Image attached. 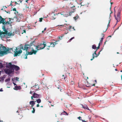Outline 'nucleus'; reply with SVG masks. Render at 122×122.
I'll list each match as a JSON object with an SVG mask.
<instances>
[{
	"mask_svg": "<svg viewBox=\"0 0 122 122\" xmlns=\"http://www.w3.org/2000/svg\"><path fill=\"white\" fill-rule=\"evenodd\" d=\"M24 45L21 44L18 46L17 47H13L12 48H8L6 49L5 47L2 46H1V53H0L1 56H2L4 55L7 54L8 53L14 52V56H17L18 54H20L22 52L21 49L24 50Z\"/></svg>",
	"mask_w": 122,
	"mask_h": 122,
	"instance_id": "f257e3e1",
	"label": "nucleus"
},
{
	"mask_svg": "<svg viewBox=\"0 0 122 122\" xmlns=\"http://www.w3.org/2000/svg\"><path fill=\"white\" fill-rule=\"evenodd\" d=\"M34 41H33L30 43V45H25L24 46V50H26L27 51H30L28 54L32 55L33 54H36L38 50L43 49L46 46L45 42H43V44H41L37 46H35L34 43Z\"/></svg>",
	"mask_w": 122,
	"mask_h": 122,
	"instance_id": "f03ea898",
	"label": "nucleus"
},
{
	"mask_svg": "<svg viewBox=\"0 0 122 122\" xmlns=\"http://www.w3.org/2000/svg\"><path fill=\"white\" fill-rule=\"evenodd\" d=\"M4 32L0 30V39L3 41H5L6 38L9 37L10 36H13L14 35V32L12 33L10 32L8 33L7 29V32Z\"/></svg>",
	"mask_w": 122,
	"mask_h": 122,
	"instance_id": "7ed1b4c3",
	"label": "nucleus"
},
{
	"mask_svg": "<svg viewBox=\"0 0 122 122\" xmlns=\"http://www.w3.org/2000/svg\"><path fill=\"white\" fill-rule=\"evenodd\" d=\"M10 63H9L8 64L7 63L6 64V67L7 68L5 69H4V71L5 74H8L9 76H10V74L14 73L13 70H12V69L10 68Z\"/></svg>",
	"mask_w": 122,
	"mask_h": 122,
	"instance_id": "20e7f679",
	"label": "nucleus"
},
{
	"mask_svg": "<svg viewBox=\"0 0 122 122\" xmlns=\"http://www.w3.org/2000/svg\"><path fill=\"white\" fill-rule=\"evenodd\" d=\"M12 20H12L11 18H9L7 22L5 20L4 25L2 27V29L4 31H5L6 32H7V29L5 28V25L7 24H10L11 23H12Z\"/></svg>",
	"mask_w": 122,
	"mask_h": 122,
	"instance_id": "39448f33",
	"label": "nucleus"
},
{
	"mask_svg": "<svg viewBox=\"0 0 122 122\" xmlns=\"http://www.w3.org/2000/svg\"><path fill=\"white\" fill-rule=\"evenodd\" d=\"M10 68H11L13 70L14 72V69L16 71L20 69V67L17 66L15 65H12L10 63Z\"/></svg>",
	"mask_w": 122,
	"mask_h": 122,
	"instance_id": "423d86ee",
	"label": "nucleus"
},
{
	"mask_svg": "<svg viewBox=\"0 0 122 122\" xmlns=\"http://www.w3.org/2000/svg\"><path fill=\"white\" fill-rule=\"evenodd\" d=\"M41 96L39 94H38L35 93V92L33 93L32 96L31 97V98L32 100H33V98H40Z\"/></svg>",
	"mask_w": 122,
	"mask_h": 122,
	"instance_id": "0eeeda50",
	"label": "nucleus"
},
{
	"mask_svg": "<svg viewBox=\"0 0 122 122\" xmlns=\"http://www.w3.org/2000/svg\"><path fill=\"white\" fill-rule=\"evenodd\" d=\"M75 6L72 7L70 10L69 11V16H71L72 14V13H74L75 11Z\"/></svg>",
	"mask_w": 122,
	"mask_h": 122,
	"instance_id": "6e6552de",
	"label": "nucleus"
},
{
	"mask_svg": "<svg viewBox=\"0 0 122 122\" xmlns=\"http://www.w3.org/2000/svg\"><path fill=\"white\" fill-rule=\"evenodd\" d=\"M5 21V19L3 18L1 16H0V24L2 23L4 25Z\"/></svg>",
	"mask_w": 122,
	"mask_h": 122,
	"instance_id": "1a4fd4ad",
	"label": "nucleus"
},
{
	"mask_svg": "<svg viewBox=\"0 0 122 122\" xmlns=\"http://www.w3.org/2000/svg\"><path fill=\"white\" fill-rule=\"evenodd\" d=\"M81 105L82 106V107L85 109L88 110H90L86 105H83L82 104H81Z\"/></svg>",
	"mask_w": 122,
	"mask_h": 122,
	"instance_id": "9d476101",
	"label": "nucleus"
},
{
	"mask_svg": "<svg viewBox=\"0 0 122 122\" xmlns=\"http://www.w3.org/2000/svg\"><path fill=\"white\" fill-rule=\"evenodd\" d=\"M21 89V86H15L14 89L15 90H20Z\"/></svg>",
	"mask_w": 122,
	"mask_h": 122,
	"instance_id": "9b49d317",
	"label": "nucleus"
},
{
	"mask_svg": "<svg viewBox=\"0 0 122 122\" xmlns=\"http://www.w3.org/2000/svg\"><path fill=\"white\" fill-rule=\"evenodd\" d=\"M35 87V88H36V91L38 90V89H39V85H35L34 86H33L32 87H31V88H32L33 87Z\"/></svg>",
	"mask_w": 122,
	"mask_h": 122,
	"instance_id": "f8f14e48",
	"label": "nucleus"
},
{
	"mask_svg": "<svg viewBox=\"0 0 122 122\" xmlns=\"http://www.w3.org/2000/svg\"><path fill=\"white\" fill-rule=\"evenodd\" d=\"M97 49L96 50V51H95L94 53H93L92 54L93 58L92 59H91V61H92L94 59V57H95L94 55H96V52L98 49Z\"/></svg>",
	"mask_w": 122,
	"mask_h": 122,
	"instance_id": "ddd939ff",
	"label": "nucleus"
},
{
	"mask_svg": "<svg viewBox=\"0 0 122 122\" xmlns=\"http://www.w3.org/2000/svg\"><path fill=\"white\" fill-rule=\"evenodd\" d=\"M115 19L117 21V24L118 22L120 20V17H119L117 16V17L115 18Z\"/></svg>",
	"mask_w": 122,
	"mask_h": 122,
	"instance_id": "4468645a",
	"label": "nucleus"
},
{
	"mask_svg": "<svg viewBox=\"0 0 122 122\" xmlns=\"http://www.w3.org/2000/svg\"><path fill=\"white\" fill-rule=\"evenodd\" d=\"M61 15H63V16L65 17H67L68 16H69V15L68 14H65L64 13H61Z\"/></svg>",
	"mask_w": 122,
	"mask_h": 122,
	"instance_id": "2eb2a0df",
	"label": "nucleus"
},
{
	"mask_svg": "<svg viewBox=\"0 0 122 122\" xmlns=\"http://www.w3.org/2000/svg\"><path fill=\"white\" fill-rule=\"evenodd\" d=\"M56 43L54 42L53 43H51L50 46L51 47H54L55 46V45L56 44Z\"/></svg>",
	"mask_w": 122,
	"mask_h": 122,
	"instance_id": "dca6fc26",
	"label": "nucleus"
},
{
	"mask_svg": "<svg viewBox=\"0 0 122 122\" xmlns=\"http://www.w3.org/2000/svg\"><path fill=\"white\" fill-rule=\"evenodd\" d=\"M19 79V78H18L17 77H14V78L12 79V80L13 81H14L15 80L17 81L18 80V79Z\"/></svg>",
	"mask_w": 122,
	"mask_h": 122,
	"instance_id": "f3484780",
	"label": "nucleus"
},
{
	"mask_svg": "<svg viewBox=\"0 0 122 122\" xmlns=\"http://www.w3.org/2000/svg\"><path fill=\"white\" fill-rule=\"evenodd\" d=\"M79 17V16L77 15L75 17H74L73 18L75 20H76Z\"/></svg>",
	"mask_w": 122,
	"mask_h": 122,
	"instance_id": "a211bd4d",
	"label": "nucleus"
},
{
	"mask_svg": "<svg viewBox=\"0 0 122 122\" xmlns=\"http://www.w3.org/2000/svg\"><path fill=\"white\" fill-rule=\"evenodd\" d=\"M92 48L93 49H95L97 48V47L95 45H93L92 46Z\"/></svg>",
	"mask_w": 122,
	"mask_h": 122,
	"instance_id": "6ab92c4d",
	"label": "nucleus"
},
{
	"mask_svg": "<svg viewBox=\"0 0 122 122\" xmlns=\"http://www.w3.org/2000/svg\"><path fill=\"white\" fill-rule=\"evenodd\" d=\"M36 102L38 103H40L41 102V99H38L36 100Z\"/></svg>",
	"mask_w": 122,
	"mask_h": 122,
	"instance_id": "aec40b11",
	"label": "nucleus"
},
{
	"mask_svg": "<svg viewBox=\"0 0 122 122\" xmlns=\"http://www.w3.org/2000/svg\"><path fill=\"white\" fill-rule=\"evenodd\" d=\"M61 115H68L67 113L65 111H64L63 112H62L61 114Z\"/></svg>",
	"mask_w": 122,
	"mask_h": 122,
	"instance_id": "412c9836",
	"label": "nucleus"
},
{
	"mask_svg": "<svg viewBox=\"0 0 122 122\" xmlns=\"http://www.w3.org/2000/svg\"><path fill=\"white\" fill-rule=\"evenodd\" d=\"M26 50V51H28V54H25V57L24 58L25 59H27V55L28 54L29 52H30V51H27Z\"/></svg>",
	"mask_w": 122,
	"mask_h": 122,
	"instance_id": "4be33fe9",
	"label": "nucleus"
},
{
	"mask_svg": "<svg viewBox=\"0 0 122 122\" xmlns=\"http://www.w3.org/2000/svg\"><path fill=\"white\" fill-rule=\"evenodd\" d=\"M10 80V78H9L6 79L5 80V82H7L8 81H9Z\"/></svg>",
	"mask_w": 122,
	"mask_h": 122,
	"instance_id": "5701e85b",
	"label": "nucleus"
},
{
	"mask_svg": "<svg viewBox=\"0 0 122 122\" xmlns=\"http://www.w3.org/2000/svg\"><path fill=\"white\" fill-rule=\"evenodd\" d=\"M102 50L101 51H100L97 54H96V55H96V56H95V57H97L98 56H99V55L100 54V52L102 51Z\"/></svg>",
	"mask_w": 122,
	"mask_h": 122,
	"instance_id": "b1692460",
	"label": "nucleus"
},
{
	"mask_svg": "<svg viewBox=\"0 0 122 122\" xmlns=\"http://www.w3.org/2000/svg\"><path fill=\"white\" fill-rule=\"evenodd\" d=\"M36 102V101H31L29 103L31 105V104H33L34 103H35V102Z\"/></svg>",
	"mask_w": 122,
	"mask_h": 122,
	"instance_id": "393cba45",
	"label": "nucleus"
},
{
	"mask_svg": "<svg viewBox=\"0 0 122 122\" xmlns=\"http://www.w3.org/2000/svg\"><path fill=\"white\" fill-rule=\"evenodd\" d=\"M64 36V35H61V36L59 37V39L60 40H61L62 39V38Z\"/></svg>",
	"mask_w": 122,
	"mask_h": 122,
	"instance_id": "a878e982",
	"label": "nucleus"
},
{
	"mask_svg": "<svg viewBox=\"0 0 122 122\" xmlns=\"http://www.w3.org/2000/svg\"><path fill=\"white\" fill-rule=\"evenodd\" d=\"M74 37H73L71 38L68 41V42H70L71 40H72L73 39H74Z\"/></svg>",
	"mask_w": 122,
	"mask_h": 122,
	"instance_id": "bb28decb",
	"label": "nucleus"
},
{
	"mask_svg": "<svg viewBox=\"0 0 122 122\" xmlns=\"http://www.w3.org/2000/svg\"><path fill=\"white\" fill-rule=\"evenodd\" d=\"M117 16L120 17V12L119 11L117 14Z\"/></svg>",
	"mask_w": 122,
	"mask_h": 122,
	"instance_id": "cd10ccee",
	"label": "nucleus"
},
{
	"mask_svg": "<svg viewBox=\"0 0 122 122\" xmlns=\"http://www.w3.org/2000/svg\"><path fill=\"white\" fill-rule=\"evenodd\" d=\"M0 78L1 79V80H0V81H2L3 82L4 80V78L1 77V78Z\"/></svg>",
	"mask_w": 122,
	"mask_h": 122,
	"instance_id": "c85d7f7f",
	"label": "nucleus"
},
{
	"mask_svg": "<svg viewBox=\"0 0 122 122\" xmlns=\"http://www.w3.org/2000/svg\"><path fill=\"white\" fill-rule=\"evenodd\" d=\"M3 67V66L2 63L0 62V68H2Z\"/></svg>",
	"mask_w": 122,
	"mask_h": 122,
	"instance_id": "c756f323",
	"label": "nucleus"
},
{
	"mask_svg": "<svg viewBox=\"0 0 122 122\" xmlns=\"http://www.w3.org/2000/svg\"><path fill=\"white\" fill-rule=\"evenodd\" d=\"M102 35L103 36V37H102L101 39V40H102V41H103V40L104 38H103V37L104 36V35L103 34H102Z\"/></svg>",
	"mask_w": 122,
	"mask_h": 122,
	"instance_id": "7c9ffc66",
	"label": "nucleus"
},
{
	"mask_svg": "<svg viewBox=\"0 0 122 122\" xmlns=\"http://www.w3.org/2000/svg\"><path fill=\"white\" fill-rule=\"evenodd\" d=\"M43 18H40V20L39 21L40 22H41L42 21V20H43Z\"/></svg>",
	"mask_w": 122,
	"mask_h": 122,
	"instance_id": "2f4dec72",
	"label": "nucleus"
},
{
	"mask_svg": "<svg viewBox=\"0 0 122 122\" xmlns=\"http://www.w3.org/2000/svg\"><path fill=\"white\" fill-rule=\"evenodd\" d=\"M33 111H32V112L34 113L35 112V110L34 108H33Z\"/></svg>",
	"mask_w": 122,
	"mask_h": 122,
	"instance_id": "473e14b6",
	"label": "nucleus"
},
{
	"mask_svg": "<svg viewBox=\"0 0 122 122\" xmlns=\"http://www.w3.org/2000/svg\"><path fill=\"white\" fill-rule=\"evenodd\" d=\"M71 83L72 84V85H73V84H74V82L72 81H71Z\"/></svg>",
	"mask_w": 122,
	"mask_h": 122,
	"instance_id": "72a5a7b5",
	"label": "nucleus"
},
{
	"mask_svg": "<svg viewBox=\"0 0 122 122\" xmlns=\"http://www.w3.org/2000/svg\"><path fill=\"white\" fill-rule=\"evenodd\" d=\"M1 47H0V54L1 53ZM0 56H1V54H0Z\"/></svg>",
	"mask_w": 122,
	"mask_h": 122,
	"instance_id": "f704fd0d",
	"label": "nucleus"
},
{
	"mask_svg": "<svg viewBox=\"0 0 122 122\" xmlns=\"http://www.w3.org/2000/svg\"><path fill=\"white\" fill-rule=\"evenodd\" d=\"M81 117H78V118L79 119V120H81Z\"/></svg>",
	"mask_w": 122,
	"mask_h": 122,
	"instance_id": "c9c22d12",
	"label": "nucleus"
},
{
	"mask_svg": "<svg viewBox=\"0 0 122 122\" xmlns=\"http://www.w3.org/2000/svg\"><path fill=\"white\" fill-rule=\"evenodd\" d=\"M35 104V103H34L33 104H31V107H33L34 106V105Z\"/></svg>",
	"mask_w": 122,
	"mask_h": 122,
	"instance_id": "e433bc0d",
	"label": "nucleus"
},
{
	"mask_svg": "<svg viewBox=\"0 0 122 122\" xmlns=\"http://www.w3.org/2000/svg\"><path fill=\"white\" fill-rule=\"evenodd\" d=\"M13 10L15 11L16 12V8H14L13 9Z\"/></svg>",
	"mask_w": 122,
	"mask_h": 122,
	"instance_id": "4c0bfd02",
	"label": "nucleus"
},
{
	"mask_svg": "<svg viewBox=\"0 0 122 122\" xmlns=\"http://www.w3.org/2000/svg\"><path fill=\"white\" fill-rule=\"evenodd\" d=\"M81 120L82 121V122H86V121H85L84 120L81 119Z\"/></svg>",
	"mask_w": 122,
	"mask_h": 122,
	"instance_id": "58836bf2",
	"label": "nucleus"
},
{
	"mask_svg": "<svg viewBox=\"0 0 122 122\" xmlns=\"http://www.w3.org/2000/svg\"><path fill=\"white\" fill-rule=\"evenodd\" d=\"M3 90H2V88H1L0 89V92H3Z\"/></svg>",
	"mask_w": 122,
	"mask_h": 122,
	"instance_id": "ea45409f",
	"label": "nucleus"
},
{
	"mask_svg": "<svg viewBox=\"0 0 122 122\" xmlns=\"http://www.w3.org/2000/svg\"><path fill=\"white\" fill-rule=\"evenodd\" d=\"M13 84H14V86L16 85V84L15 83H14V81H13Z\"/></svg>",
	"mask_w": 122,
	"mask_h": 122,
	"instance_id": "a19ab883",
	"label": "nucleus"
},
{
	"mask_svg": "<svg viewBox=\"0 0 122 122\" xmlns=\"http://www.w3.org/2000/svg\"><path fill=\"white\" fill-rule=\"evenodd\" d=\"M111 20V19H109V20L108 23H109L110 24V22Z\"/></svg>",
	"mask_w": 122,
	"mask_h": 122,
	"instance_id": "79ce46f5",
	"label": "nucleus"
},
{
	"mask_svg": "<svg viewBox=\"0 0 122 122\" xmlns=\"http://www.w3.org/2000/svg\"><path fill=\"white\" fill-rule=\"evenodd\" d=\"M102 40H101L100 41V42L99 43H101V44L102 43Z\"/></svg>",
	"mask_w": 122,
	"mask_h": 122,
	"instance_id": "37998d69",
	"label": "nucleus"
},
{
	"mask_svg": "<svg viewBox=\"0 0 122 122\" xmlns=\"http://www.w3.org/2000/svg\"><path fill=\"white\" fill-rule=\"evenodd\" d=\"M100 46H98L97 47V49H99L100 48Z\"/></svg>",
	"mask_w": 122,
	"mask_h": 122,
	"instance_id": "c03bdc74",
	"label": "nucleus"
},
{
	"mask_svg": "<svg viewBox=\"0 0 122 122\" xmlns=\"http://www.w3.org/2000/svg\"><path fill=\"white\" fill-rule=\"evenodd\" d=\"M55 19V18L54 17H52V20H54Z\"/></svg>",
	"mask_w": 122,
	"mask_h": 122,
	"instance_id": "a18cd8bd",
	"label": "nucleus"
},
{
	"mask_svg": "<svg viewBox=\"0 0 122 122\" xmlns=\"http://www.w3.org/2000/svg\"><path fill=\"white\" fill-rule=\"evenodd\" d=\"M6 75H4L3 76V77H4V79L5 78V76H6Z\"/></svg>",
	"mask_w": 122,
	"mask_h": 122,
	"instance_id": "49530a36",
	"label": "nucleus"
},
{
	"mask_svg": "<svg viewBox=\"0 0 122 122\" xmlns=\"http://www.w3.org/2000/svg\"><path fill=\"white\" fill-rule=\"evenodd\" d=\"M39 106V104H38L36 105V107H38Z\"/></svg>",
	"mask_w": 122,
	"mask_h": 122,
	"instance_id": "de8ad7c7",
	"label": "nucleus"
},
{
	"mask_svg": "<svg viewBox=\"0 0 122 122\" xmlns=\"http://www.w3.org/2000/svg\"><path fill=\"white\" fill-rule=\"evenodd\" d=\"M110 26V24H109V23H108L107 25V27H108L109 26Z\"/></svg>",
	"mask_w": 122,
	"mask_h": 122,
	"instance_id": "09e8293b",
	"label": "nucleus"
},
{
	"mask_svg": "<svg viewBox=\"0 0 122 122\" xmlns=\"http://www.w3.org/2000/svg\"><path fill=\"white\" fill-rule=\"evenodd\" d=\"M101 44L100 43H99V44H98V46H100V45Z\"/></svg>",
	"mask_w": 122,
	"mask_h": 122,
	"instance_id": "8fccbe9b",
	"label": "nucleus"
},
{
	"mask_svg": "<svg viewBox=\"0 0 122 122\" xmlns=\"http://www.w3.org/2000/svg\"><path fill=\"white\" fill-rule=\"evenodd\" d=\"M71 28V26H70L69 27V29H70Z\"/></svg>",
	"mask_w": 122,
	"mask_h": 122,
	"instance_id": "3c124183",
	"label": "nucleus"
},
{
	"mask_svg": "<svg viewBox=\"0 0 122 122\" xmlns=\"http://www.w3.org/2000/svg\"><path fill=\"white\" fill-rule=\"evenodd\" d=\"M30 94H32V92L31 91H30Z\"/></svg>",
	"mask_w": 122,
	"mask_h": 122,
	"instance_id": "603ef678",
	"label": "nucleus"
},
{
	"mask_svg": "<svg viewBox=\"0 0 122 122\" xmlns=\"http://www.w3.org/2000/svg\"><path fill=\"white\" fill-rule=\"evenodd\" d=\"M114 17H115V18L116 17V15H115V14H114Z\"/></svg>",
	"mask_w": 122,
	"mask_h": 122,
	"instance_id": "864d4df0",
	"label": "nucleus"
},
{
	"mask_svg": "<svg viewBox=\"0 0 122 122\" xmlns=\"http://www.w3.org/2000/svg\"><path fill=\"white\" fill-rule=\"evenodd\" d=\"M110 10L111 11V13L110 14V15H111V14H112V11H111V10Z\"/></svg>",
	"mask_w": 122,
	"mask_h": 122,
	"instance_id": "5fc2aeb1",
	"label": "nucleus"
},
{
	"mask_svg": "<svg viewBox=\"0 0 122 122\" xmlns=\"http://www.w3.org/2000/svg\"><path fill=\"white\" fill-rule=\"evenodd\" d=\"M50 46H47V47L49 48V47H50Z\"/></svg>",
	"mask_w": 122,
	"mask_h": 122,
	"instance_id": "6e6d98bb",
	"label": "nucleus"
},
{
	"mask_svg": "<svg viewBox=\"0 0 122 122\" xmlns=\"http://www.w3.org/2000/svg\"><path fill=\"white\" fill-rule=\"evenodd\" d=\"M111 17V15H110L109 18V19H110V17Z\"/></svg>",
	"mask_w": 122,
	"mask_h": 122,
	"instance_id": "4d7b16f0",
	"label": "nucleus"
},
{
	"mask_svg": "<svg viewBox=\"0 0 122 122\" xmlns=\"http://www.w3.org/2000/svg\"><path fill=\"white\" fill-rule=\"evenodd\" d=\"M46 29V28H45V29H44V31Z\"/></svg>",
	"mask_w": 122,
	"mask_h": 122,
	"instance_id": "13d9d810",
	"label": "nucleus"
},
{
	"mask_svg": "<svg viewBox=\"0 0 122 122\" xmlns=\"http://www.w3.org/2000/svg\"><path fill=\"white\" fill-rule=\"evenodd\" d=\"M44 32V30H43L42 31V33H43Z\"/></svg>",
	"mask_w": 122,
	"mask_h": 122,
	"instance_id": "bf43d9fd",
	"label": "nucleus"
},
{
	"mask_svg": "<svg viewBox=\"0 0 122 122\" xmlns=\"http://www.w3.org/2000/svg\"><path fill=\"white\" fill-rule=\"evenodd\" d=\"M1 74V71H0V75Z\"/></svg>",
	"mask_w": 122,
	"mask_h": 122,
	"instance_id": "052dcab7",
	"label": "nucleus"
},
{
	"mask_svg": "<svg viewBox=\"0 0 122 122\" xmlns=\"http://www.w3.org/2000/svg\"><path fill=\"white\" fill-rule=\"evenodd\" d=\"M112 37V36H108V37Z\"/></svg>",
	"mask_w": 122,
	"mask_h": 122,
	"instance_id": "680f3d73",
	"label": "nucleus"
},
{
	"mask_svg": "<svg viewBox=\"0 0 122 122\" xmlns=\"http://www.w3.org/2000/svg\"><path fill=\"white\" fill-rule=\"evenodd\" d=\"M58 26H63V25H58Z\"/></svg>",
	"mask_w": 122,
	"mask_h": 122,
	"instance_id": "e2e57ef3",
	"label": "nucleus"
},
{
	"mask_svg": "<svg viewBox=\"0 0 122 122\" xmlns=\"http://www.w3.org/2000/svg\"><path fill=\"white\" fill-rule=\"evenodd\" d=\"M47 47V49L48 50L49 49V48H48V47Z\"/></svg>",
	"mask_w": 122,
	"mask_h": 122,
	"instance_id": "0e129e2a",
	"label": "nucleus"
},
{
	"mask_svg": "<svg viewBox=\"0 0 122 122\" xmlns=\"http://www.w3.org/2000/svg\"><path fill=\"white\" fill-rule=\"evenodd\" d=\"M111 5H112L113 3V2H111Z\"/></svg>",
	"mask_w": 122,
	"mask_h": 122,
	"instance_id": "69168bd1",
	"label": "nucleus"
},
{
	"mask_svg": "<svg viewBox=\"0 0 122 122\" xmlns=\"http://www.w3.org/2000/svg\"><path fill=\"white\" fill-rule=\"evenodd\" d=\"M28 0H26V2H28Z\"/></svg>",
	"mask_w": 122,
	"mask_h": 122,
	"instance_id": "338daca9",
	"label": "nucleus"
},
{
	"mask_svg": "<svg viewBox=\"0 0 122 122\" xmlns=\"http://www.w3.org/2000/svg\"><path fill=\"white\" fill-rule=\"evenodd\" d=\"M95 84H93L92 85V86H95Z\"/></svg>",
	"mask_w": 122,
	"mask_h": 122,
	"instance_id": "774afa93",
	"label": "nucleus"
}]
</instances>
